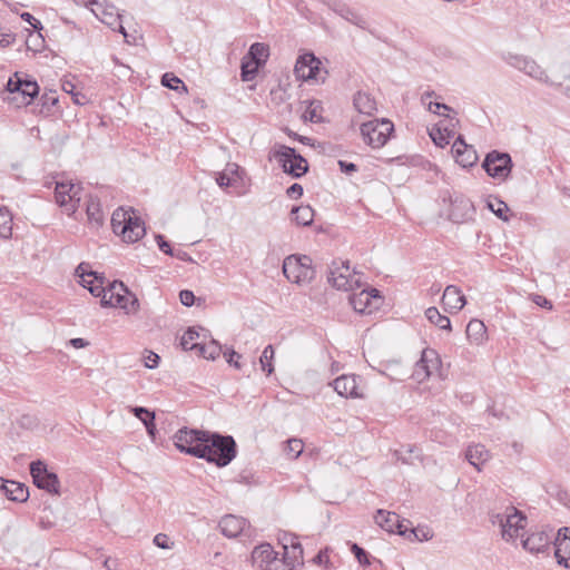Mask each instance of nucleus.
<instances>
[{"label":"nucleus","instance_id":"nucleus-59","mask_svg":"<svg viewBox=\"0 0 570 570\" xmlns=\"http://www.w3.org/2000/svg\"><path fill=\"white\" fill-rule=\"evenodd\" d=\"M156 240H157V244H158V247L159 249L166 254V255H170V256H174L175 253L173 252L171 249V246L170 244L164 238L163 235H156Z\"/></svg>","mask_w":570,"mask_h":570},{"label":"nucleus","instance_id":"nucleus-40","mask_svg":"<svg viewBox=\"0 0 570 570\" xmlns=\"http://www.w3.org/2000/svg\"><path fill=\"white\" fill-rule=\"evenodd\" d=\"M132 412L136 417H138L146 426L149 434H154V431L156 429L155 426V414L150 411H148L145 407H134Z\"/></svg>","mask_w":570,"mask_h":570},{"label":"nucleus","instance_id":"nucleus-7","mask_svg":"<svg viewBox=\"0 0 570 570\" xmlns=\"http://www.w3.org/2000/svg\"><path fill=\"white\" fill-rule=\"evenodd\" d=\"M207 431L194 430L183 428L178 430L174 435V443L176 448L184 453L193 455L195 458L205 456L204 442L206 441Z\"/></svg>","mask_w":570,"mask_h":570},{"label":"nucleus","instance_id":"nucleus-13","mask_svg":"<svg viewBox=\"0 0 570 570\" xmlns=\"http://www.w3.org/2000/svg\"><path fill=\"white\" fill-rule=\"evenodd\" d=\"M30 474L37 488L43 489L52 494H59V479L56 473L48 470L42 461L31 462Z\"/></svg>","mask_w":570,"mask_h":570},{"label":"nucleus","instance_id":"nucleus-33","mask_svg":"<svg viewBox=\"0 0 570 570\" xmlns=\"http://www.w3.org/2000/svg\"><path fill=\"white\" fill-rule=\"evenodd\" d=\"M426 318L440 330H451V321L448 316L442 315L436 307H429L425 311Z\"/></svg>","mask_w":570,"mask_h":570},{"label":"nucleus","instance_id":"nucleus-21","mask_svg":"<svg viewBox=\"0 0 570 570\" xmlns=\"http://www.w3.org/2000/svg\"><path fill=\"white\" fill-rule=\"evenodd\" d=\"M132 293L128 289L122 282L115 281L108 286V296L106 294L100 299L102 307H117L126 296Z\"/></svg>","mask_w":570,"mask_h":570},{"label":"nucleus","instance_id":"nucleus-19","mask_svg":"<svg viewBox=\"0 0 570 570\" xmlns=\"http://www.w3.org/2000/svg\"><path fill=\"white\" fill-rule=\"evenodd\" d=\"M442 304L446 312L458 313L464 307L466 299L459 287L449 285L443 292Z\"/></svg>","mask_w":570,"mask_h":570},{"label":"nucleus","instance_id":"nucleus-44","mask_svg":"<svg viewBox=\"0 0 570 570\" xmlns=\"http://www.w3.org/2000/svg\"><path fill=\"white\" fill-rule=\"evenodd\" d=\"M421 358H422V363H425V365H429L430 370H432L433 372L438 371L441 365V360L439 357V354L433 348L423 350Z\"/></svg>","mask_w":570,"mask_h":570},{"label":"nucleus","instance_id":"nucleus-15","mask_svg":"<svg viewBox=\"0 0 570 570\" xmlns=\"http://www.w3.org/2000/svg\"><path fill=\"white\" fill-rule=\"evenodd\" d=\"M321 66L322 61L314 53L305 52L297 58L294 73L297 79L304 81L318 80L322 71Z\"/></svg>","mask_w":570,"mask_h":570},{"label":"nucleus","instance_id":"nucleus-52","mask_svg":"<svg viewBox=\"0 0 570 570\" xmlns=\"http://www.w3.org/2000/svg\"><path fill=\"white\" fill-rule=\"evenodd\" d=\"M351 550L352 552L354 553L355 558L357 559V561L362 564V566H368L370 564V559H368V556L366 553V551L361 548L358 544L356 543H353L351 546Z\"/></svg>","mask_w":570,"mask_h":570},{"label":"nucleus","instance_id":"nucleus-42","mask_svg":"<svg viewBox=\"0 0 570 570\" xmlns=\"http://www.w3.org/2000/svg\"><path fill=\"white\" fill-rule=\"evenodd\" d=\"M199 336V333L194 328L189 327L180 340V345L185 351H195L198 347V342H195Z\"/></svg>","mask_w":570,"mask_h":570},{"label":"nucleus","instance_id":"nucleus-4","mask_svg":"<svg viewBox=\"0 0 570 570\" xmlns=\"http://www.w3.org/2000/svg\"><path fill=\"white\" fill-rule=\"evenodd\" d=\"M283 274L292 283L308 284L315 277L312 258L307 255H289L283 262Z\"/></svg>","mask_w":570,"mask_h":570},{"label":"nucleus","instance_id":"nucleus-60","mask_svg":"<svg viewBox=\"0 0 570 570\" xmlns=\"http://www.w3.org/2000/svg\"><path fill=\"white\" fill-rule=\"evenodd\" d=\"M180 303L187 307L195 303V295L191 291L184 289L179 293Z\"/></svg>","mask_w":570,"mask_h":570},{"label":"nucleus","instance_id":"nucleus-50","mask_svg":"<svg viewBox=\"0 0 570 570\" xmlns=\"http://www.w3.org/2000/svg\"><path fill=\"white\" fill-rule=\"evenodd\" d=\"M432 373L433 371L430 370L429 365L422 363V358H420L414 366L413 377L421 383L429 379L432 375Z\"/></svg>","mask_w":570,"mask_h":570},{"label":"nucleus","instance_id":"nucleus-6","mask_svg":"<svg viewBox=\"0 0 570 570\" xmlns=\"http://www.w3.org/2000/svg\"><path fill=\"white\" fill-rule=\"evenodd\" d=\"M491 522L501 528L502 539L510 541L521 535L527 524V518L517 508L510 507L504 513L492 515Z\"/></svg>","mask_w":570,"mask_h":570},{"label":"nucleus","instance_id":"nucleus-43","mask_svg":"<svg viewBox=\"0 0 570 570\" xmlns=\"http://www.w3.org/2000/svg\"><path fill=\"white\" fill-rule=\"evenodd\" d=\"M274 354V347L272 345H267L259 357L262 371L266 372L267 375L272 374L274 371V366L272 363Z\"/></svg>","mask_w":570,"mask_h":570},{"label":"nucleus","instance_id":"nucleus-12","mask_svg":"<svg viewBox=\"0 0 570 570\" xmlns=\"http://www.w3.org/2000/svg\"><path fill=\"white\" fill-rule=\"evenodd\" d=\"M80 190L79 185L68 181L57 183L55 188L56 202L68 215L77 210L80 202Z\"/></svg>","mask_w":570,"mask_h":570},{"label":"nucleus","instance_id":"nucleus-25","mask_svg":"<svg viewBox=\"0 0 570 570\" xmlns=\"http://www.w3.org/2000/svg\"><path fill=\"white\" fill-rule=\"evenodd\" d=\"M333 11L345 19L346 21L355 24L356 27L361 29H365L367 26L366 20L358 14L354 9L348 7L345 3H334L332 7Z\"/></svg>","mask_w":570,"mask_h":570},{"label":"nucleus","instance_id":"nucleus-58","mask_svg":"<svg viewBox=\"0 0 570 570\" xmlns=\"http://www.w3.org/2000/svg\"><path fill=\"white\" fill-rule=\"evenodd\" d=\"M224 356L229 365L234 366L237 370H240V363L238 361L240 358V354H238L234 350H230L228 352H225Z\"/></svg>","mask_w":570,"mask_h":570},{"label":"nucleus","instance_id":"nucleus-46","mask_svg":"<svg viewBox=\"0 0 570 570\" xmlns=\"http://www.w3.org/2000/svg\"><path fill=\"white\" fill-rule=\"evenodd\" d=\"M161 85L176 91L183 90L187 92V87L185 83L171 72H166L163 75Z\"/></svg>","mask_w":570,"mask_h":570},{"label":"nucleus","instance_id":"nucleus-5","mask_svg":"<svg viewBox=\"0 0 570 570\" xmlns=\"http://www.w3.org/2000/svg\"><path fill=\"white\" fill-rule=\"evenodd\" d=\"M272 157L283 168L284 173L299 178L308 170L307 160L292 147L285 145H275L272 150Z\"/></svg>","mask_w":570,"mask_h":570},{"label":"nucleus","instance_id":"nucleus-28","mask_svg":"<svg viewBox=\"0 0 570 570\" xmlns=\"http://www.w3.org/2000/svg\"><path fill=\"white\" fill-rule=\"evenodd\" d=\"M282 544L284 553L289 556L288 558L298 561L303 559V548L298 541V538L293 534H284L282 538Z\"/></svg>","mask_w":570,"mask_h":570},{"label":"nucleus","instance_id":"nucleus-47","mask_svg":"<svg viewBox=\"0 0 570 570\" xmlns=\"http://www.w3.org/2000/svg\"><path fill=\"white\" fill-rule=\"evenodd\" d=\"M488 207L494 215H497L502 220L507 222L509 219V217L505 215V213L509 210V207L504 202L494 198L493 200H490L488 203Z\"/></svg>","mask_w":570,"mask_h":570},{"label":"nucleus","instance_id":"nucleus-38","mask_svg":"<svg viewBox=\"0 0 570 570\" xmlns=\"http://www.w3.org/2000/svg\"><path fill=\"white\" fill-rule=\"evenodd\" d=\"M195 351L206 360H216L222 353V346L213 340L207 344L199 343Z\"/></svg>","mask_w":570,"mask_h":570},{"label":"nucleus","instance_id":"nucleus-32","mask_svg":"<svg viewBox=\"0 0 570 570\" xmlns=\"http://www.w3.org/2000/svg\"><path fill=\"white\" fill-rule=\"evenodd\" d=\"M246 56L258 62L259 66H263L269 56V48L265 43L255 42L249 47Z\"/></svg>","mask_w":570,"mask_h":570},{"label":"nucleus","instance_id":"nucleus-24","mask_svg":"<svg viewBox=\"0 0 570 570\" xmlns=\"http://www.w3.org/2000/svg\"><path fill=\"white\" fill-rule=\"evenodd\" d=\"M353 106L358 114L368 117L374 116L377 111L375 99L366 91H357L354 95Z\"/></svg>","mask_w":570,"mask_h":570},{"label":"nucleus","instance_id":"nucleus-8","mask_svg":"<svg viewBox=\"0 0 570 570\" xmlns=\"http://www.w3.org/2000/svg\"><path fill=\"white\" fill-rule=\"evenodd\" d=\"M361 136L366 145L372 148L383 147L394 130L393 124L387 119H374L361 125Z\"/></svg>","mask_w":570,"mask_h":570},{"label":"nucleus","instance_id":"nucleus-2","mask_svg":"<svg viewBox=\"0 0 570 570\" xmlns=\"http://www.w3.org/2000/svg\"><path fill=\"white\" fill-rule=\"evenodd\" d=\"M111 226L115 234L120 235L126 243H136L146 234L144 222L132 208H118L112 213Z\"/></svg>","mask_w":570,"mask_h":570},{"label":"nucleus","instance_id":"nucleus-1","mask_svg":"<svg viewBox=\"0 0 570 570\" xmlns=\"http://www.w3.org/2000/svg\"><path fill=\"white\" fill-rule=\"evenodd\" d=\"M205 440L204 446L207 448L204 451L205 456L199 459L214 463L218 468L228 465L235 459L237 445L233 436L207 431Z\"/></svg>","mask_w":570,"mask_h":570},{"label":"nucleus","instance_id":"nucleus-20","mask_svg":"<svg viewBox=\"0 0 570 570\" xmlns=\"http://www.w3.org/2000/svg\"><path fill=\"white\" fill-rule=\"evenodd\" d=\"M0 491L8 500L13 502L22 503L29 498L28 488L23 483L13 480L0 479Z\"/></svg>","mask_w":570,"mask_h":570},{"label":"nucleus","instance_id":"nucleus-64","mask_svg":"<svg viewBox=\"0 0 570 570\" xmlns=\"http://www.w3.org/2000/svg\"><path fill=\"white\" fill-rule=\"evenodd\" d=\"M532 302L540 307H543L547 309L552 308V303L542 295H539V294L532 295Z\"/></svg>","mask_w":570,"mask_h":570},{"label":"nucleus","instance_id":"nucleus-18","mask_svg":"<svg viewBox=\"0 0 570 570\" xmlns=\"http://www.w3.org/2000/svg\"><path fill=\"white\" fill-rule=\"evenodd\" d=\"M554 556L559 564L570 568V528H561L554 541Z\"/></svg>","mask_w":570,"mask_h":570},{"label":"nucleus","instance_id":"nucleus-17","mask_svg":"<svg viewBox=\"0 0 570 570\" xmlns=\"http://www.w3.org/2000/svg\"><path fill=\"white\" fill-rule=\"evenodd\" d=\"M452 153L456 163L464 168L472 167L478 161L475 149L473 146L466 145L462 136H459L453 142Z\"/></svg>","mask_w":570,"mask_h":570},{"label":"nucleus","instance_id":"nucleus-22","mask_svg":"<svg viewBox=\"0 0 570 570\" xmlns=\"http://www.w3.org/2000/svg\"><path fill=\"white\" fill-rule=\"evenodd\" d=\"M247 525V521L234 514H227L219 521L222 533L227 538H236L240 535Z\"/></svg>","mask_w":570,"mask_h":570},{"label":"nucleus","instance_id":"nucleus-34","mask_svg":"<svg viewBox=\"0 0 570 570\" xmlns=\"http://www.w3.org/2000/svg\"><path fill=\"white\" fill-rule=\"evenodd\" d=\"M453 134L452 128L438 126L430 131V137L436 146L444 147L449 145Z\"/></svg>","mask_w":570,"mask_h":570},{"label":"nucleus","instance_id":"nucleus-61","mask_svg":"<svg viewBox=\"0 0 570 570\" xmlns=\"http://www.w3.org/2000/svg\"><path fill=\"white\" fill-rule=\"evenodd\" d=\"M411 534L414 535L419 541H428L432 538V533L428 529H411Z\"/></svg>","mask_w":570,"mask_h":570},{"label":"nucleus","instance_id":"nucleus-41","mask_svg":"<svg viewBox=\"0 0 570 570\" xmlns=\"http://www.w3.org/2000/svg\"><path fill=\"white\" fill-rule=\"evenodd\" d=\"M12 233V215L4 208L0 207V237L9 238Z\"/></svg>","mask_w":570,"mask_h":570},{"label":"nucleus","instance_id":"nucleus-62","mask_svg":"<svg viewBox=\"0 0 570 570\" xmlns=\"http://www.w3.org/2000/svg\"><path fill=\"white\" fill-rule=\"evenodd\" d=\"M286 195L289 198L297 199L303 195V187L302 185L295 183L292 186H289L286 190Z\"/></svg>","mask_w":570,"mask_h":570},{"label":"nucleus","instance_id":"nucleus-9","mask_svg":"<svg viewBox=\"0 0 570 570\" xmlns=\"http://www.w3.org/2000/svg\"><path fill=\"white\" fill-rule=\"evenodd\" d=\"M9 96L7 100L16 104V107L28 106L39 94V86L36 81L22 80L14 75L7 83Z\"/></svg>","mask_w":570,"mask_h":570},{"label":"nucleus","instance_id":"nucleus-48","mask_svg":"<svg viewBox=\"0 0 570 570\" xmlns=\"http://www.w3.org/2000/svg\"><path fill=\"white\" fill-rule=\"evenodd\" d=\"M304 450L303 441L299 439H289L285 451L291 459H297Z\"/></svg>","mask_w":570,"mask_h":570},{"label":"nucleus","instance_id":"nucleus-27","mask_svg":"<svg viewBox=\"0 0 570 570\" xmlns=\"http://www.w3.org/2000/svg\"><path fill=\"white\" fill-rule=\"evenodd\" d=\"M465 333L468 340L475 345H481L487 340V327L480 320H471Z\"/></svg>","mask_w":570,"mask_h":570},{"label":"nucleus","instance_id":"nucleus-36","mask_svg":"<svg viewBox=\"0 0 570 570\" xmlns=\"http://www.w3.org/2000/svg\"><path fill=\"white\" fill-rule=\"evenodd\" d=\"M322 111H323V107H322L321 101L312 100L308 102L306 109L303 112V119L305 121L320 124L323 121Z\"/></svg>","mask_w":570,"mask_h":570},{"label":"nucleus","instance_id":"nucleus-51","mask_svg":"<svg viewBox=\"0 0 570 570\" xmlns=\"http://www.w3.org/2000/svg\"><path fill=\"white\" fill-rule=\"evenodd\" d=\"M263 570H293V563H288L285 559L273 558Z\"/></svg>","mask_w":570,"mask_h":570},{"label":"nucleus","instance_id":"nucleus-37","mask_svg":"<svg viewBox=\"0 0 570 570\" xmlns=\"http://www.w3.org/2000/svg\"><path fill=\"white\" fill-rule=\"evenodd\" d=\"M88 267H89L88 264L81 263L78 265V267L76 269L77 275L81 279L80 284L86 288H88V286H91V284H96L98 282V279L101 277V276H98V274L96 272L89 271Z\"/></svg>","mask_w":570,"mask_h":570},{"label":"nucleus","instance_id":"nucleus-3","mask_svg":"<svg viewBox=\"0 0 570 570\" xmlns=\"http://www.w3.org/2000/svg\"><path fill=\"white\" fill-rule=\"evenodd\" d=\"M504 61L511 66L512 68L523 72L528 77L533 80L550 86V87H560L561 82L553 81L547 70L541 67L533 58L523 56V55H514L508 53L504 56Z\"/></svg>","mask_w":570,"mask_h":570},{"label":"nucleus","instance_id":"nucleus-26","mask_svg":"<svg viewBox=\"0 0 570 570\" xmlns=\"http://www.w3.org/2000/svg\"><path fill=\"white\" fill-rule=\"evenodd\" d=\"M465 458L470 464L480 471L481 465H483L490 459V453L484 445L475 444L468 448Z\"/></svg>","mask_w":570,"mask_h":570},{"label":"nucleus","instance_id":"nucleus-35","mask_svg":"<svg viewBox=\"0 0 570 570\" xmlns=\"http://www.w3.org/2000/svg\"><path fill=\"white\" fill-rule=\"evenodd\" d=\"M259 67L261 66L258 65V62H255L254 60H252L249 57H247L245 55L242 59V65H240L242 80L243 81H252L256 77Z\"/></svg>","mask_w":570,"mask_h":570},{"label":"nucleus","instance_id":"nucleus-39","mask_svg":"<svg viewBox=\"0 0 570 570\" xmlns=\"http://www.w3.org/2000/svg\"><path fill=\"white\" fill-rule=\"evenodd\" d=\"M101 21L108 26H110L114 30L119 31L124 35L125 40L127 43H130L131 41L128 39V35L126 32L125 27L120 23V16L118 13H112L111 11H104L102 17L100 18Z\"/></svg>","mask_w":570,"mask_h":570},{"label":"nucleus","instance_id":"nucleus-45","mask_svg":"<svg viewBox=\"0 0 570 570\" xmlns=\"http://www.w3.org/2000/svg\"><path fill=\"white\" fill-rule=\"evenodd\" d=\"M117 307L124 309L127 315H134L138 313L140 303L137 296L132 293L131 295L126 296Z\"/></svg>","mask_w":570,"mask_h":570},{"label":"nucleus","instance_id":"nucleus-16","mask_svg":"<svg viewBox=\"0 0 570 570\" xmlns=\"http://www.w3.org/2000/svg\"><path fill=\"white\" fill-rule=\"evenodd\" d=\"M361 377L356 375H341L332 383L338 395L352 399L364 397L363 389L360 385Z\"/></svg>","mask_w":570,"mask_h":570},{"label":"nucleus","instance_id":"nucleus-11","mask_svg":"<svg viewBox=\"0 0 570 570\" xmlns=\"http://www.w3.org/2000/svg\"><path fill=\"white\" fill-rule=\"evenodd\" d=\"M482 167L490 177L504 181L511 173L512 159L508 153L492 150L485 156Z\"/></svg>","mask_w":570,"mask_h":570},{"label":"nucleus","instance_id":"nucleus-55","mask_svg":"<svg viewBox=\"0 0 570 570\" xmlns=\"http://www.w3.org/2000/svg\"><path fill=\"white\" fill-rule=\"evenodd\" d=\"M41 101H42V108H41L40 112H45V110H46V112L49 114L51 110V107L58 102V98L53 94H45L41 97Z\"/></svg>","mask_w":570,"mask_h":570},{"label":"nucleus","instance_id":"nucleus-23","mask_svg":"<svg viewBox=\"0 0 570 570\" xmlns=\"http://www.w3.org/2000/svg\"><path fill=\"white\" fill-rule=\"evenodd\" d=\"M551 542V537L544 531L531 533L522 541V547L531 553L544 552Z\"/></svg>","mask_w":570,"mask_h":570},{"label":"nucleus","instance_id":"nucleus-29","mask_svg":"<svg viewBox=\"0 0 570 570\" xmlns=\"http://www.w3.org/2000/svg\"><path fill=\"white\" fill-rule=\"evenodd\" d=\"M375 522L377 525L390 533H395V527H400L399 514L385 510H377Z\"/></svg>","mask_w":570,"mask_h":570},{"label":"nucleus","instance_id":"nucleus-53","mask_svg":"<svg viewBox=\"0 0 570 570\" xmlns=\"http://www.w3.org/2000/svg\"><path fill=\"white\" fill-rule=\"evenodd\" d=\"M88 291L96 297H101L106 294L108 296V288L104 287V278L100 277L96 284L88 286Z\"/></svg>","mask_w":570,"mask_h":570},{"label":"nucleus","instance_id":"nucleus-54","mask_svg":"<svg viewBox=\"0 0 570 570\" xmlns=\"http://www.w3.org/2000/svg\"><path fill=\"white\" fill-rule=\"evenodd\" d=\"M62 88L66 92L72 95L73 101L77 105H83L86 102V97L80 92H75V86L71 82H65Z\"/></svg>","mask_w":570,"mask_h":570},{"label":"nucleus","instance_id":"nucleus-56","mask_svg":"<svg viewBox=\"0 0 570 570\" xmlns=\"http://www.w3.org/2000/svg\"><path fill=\"white\" fill-rule=\"evenodd\" d=\"M154 543L160 549H170L174 546V542H171L169 537L165 533L156 534Z\"/></svg>","mask_w":570,"mask_h":570},{"label":"nucleus","instance_id":"nucleus-14","mask_svg":"<svg viewBox=\"0 0 570 570\" xmlns=\"http://www.w3.org/2000/svg\"><path fill=\"white\" fill-rule=\"evenodd\" d=\"M383 302L376 288L362 289L350 297V303L355 312L360 314H372L377 311Z\"/></svg>","mask_w":570,"mask_h":570},{"label":"nucleus","instance_id":"nucleus-31","mask_svg":"<svg viewBox=\"0 0 570 570\" xmlns=\"http://www.w3.org/2000/svg\"><path fill=\"white\" fill-rule=\"evenodd\" d=\"M254 562L259 563L262 568L268 566L273 558H277L269 543H263L256 547L252 552Z\"/></svg>","mask_w":570,"mask_h":570},{"label":"nucleus","instance_id":"nucleus-57","mask_svg":"<svg viewBox=\"0 0 570 570\" xmlns=\"http://www.w3.org/2000/svg\"><path fill=\"white\" fill-rule=\"evenodd\" d=\"M428 109H429V111H431L433 114H438L440 116H446L444 114V111L451 110V108L448 105L441 104V102H434V101H429Z\"/></svg>","mask_w":570,"mask_h":570},{"label":"nucleus","instance_id":"nucleus-30","mask_svg":"<svg viewBox=\"0 0 570 570\" xmlns=\"http://www.w3.org/2000/svg\"><path fill=\"white\" fill-rule=\"evenodd\" d=\"M291 216L298 226H309L314 220V210L308 205L295 206L291 210Z\"/></svg>","mask_w":570,"mask_h":570},{"label":"nucleus","instance_id":"nucleus-10","mask_svg":"<svg viewBox=\"0 0 570 570\" xmlns=\"http://www.w3.org/2000/svg\"><path fill=\"white\" fill-rule=\"evenodd\" d=\"M328 283L342 291H352L361 286V277L352 273L348 262H333L327 277Z\"/></svg>","mask_w":570,"mask_h":570},{"label":"nucleus","instance_id":"nucleus-49","mask_svg":"<svg viewBox=\"0 0 570 570\" xmlns=\"http://www.w3.org/2000/svg\"><path fill=\"white\" fill-rule=\"evenodd\" d=\"M87 215L89 220L96 223L97 225H100L104 220V214L100 209L99 203L97 202H89L87 205Z\"/></svg>","mask_w":570,"mask_h":570},{"label":"nucleus","instance_id":"nucleus-63","mask_svg":"<svg viewBox=\"0 0 570 570\" xmlns=\"http://www.w3.org/2000/svg\"><path fill=\"white\" fill-rule=\"evenodd\" d=\"M144 361H145L146 367L155 368L158 366L159 356H158V354H156L154 352H148V354L145 356Z\"/></svg>","mask_w":570,"mask_h":570}]
</instances>
